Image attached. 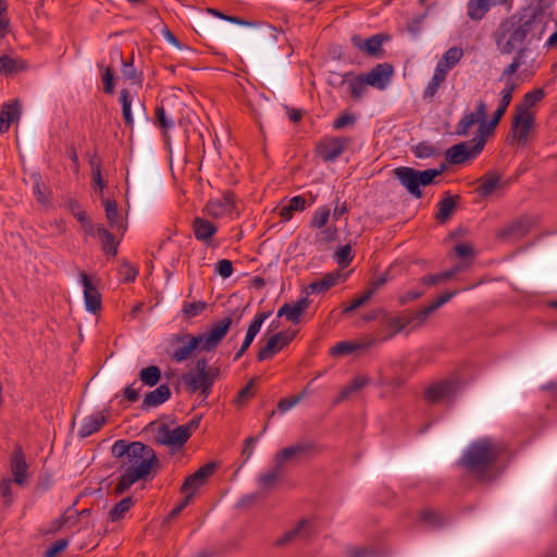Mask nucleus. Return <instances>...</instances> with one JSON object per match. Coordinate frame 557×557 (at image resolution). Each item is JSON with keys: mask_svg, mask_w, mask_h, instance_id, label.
I'll use <instances>...</instances> for the list:
<instances>
[{"mask_svg": "<svg viewBox=\"0 0 557 557\" xmlns=\"http://www.w3.org/2000/svg\"><path fill=\"white\" fill-rule=\"evenodd\" d=\"M542 33L543 27L534 15L511 16L500 22L493 33V39L500 54H511L540 40Z\"/></svg>", "mask_w": 557, "mask_h": 557, "instance_id": "1", "label": "nucleus"}, {"mask_svg": "<svg viewBox=\"0 0 557 557\" xmlns=\"http://www.w3.org/2000/svg\"><path fill=\"white\" fill-rule=\"evenodd\" d=\"M158 463L159 459L150 446L133 442L131 455L120 465L122 474L114 486L115 494L121 495L136 482L146 480Z\"/></svg>", "mask_w": 557, "mask_h": 557, "instance_id": "2", "label": "nucleus"}, {"mask_svg": "<svg viewBox=\"0 0 557 557\" xmlns=\"http://www.w3.org/2000/svg\"><path fill=\"white\" fill-rule=\"evenodd\" d=\"M505 446L491 438H481L471 443L465 450L461 465L479 479H486L487 473L504 453Z\"/></svg>", "mask_w": 557, "mask_h": 557, "instance_id": "3", "label": "nucleus"}, {"mask_svg": "<svg viewBox=\"0 0 557 557\" xmlns=\"http://www.w3.org/2000/svg\"><path fill=\"white\" fill-rule=\"evenodd\" d=\"M515 52L511 62L504 67L500 75L521 84L531 79L540 69L539 53L531 46H524Z\"/></svg>", "mask_w": 557, "mask_h": 557, "instance_id": "4", "label": "nucleus"}, {"mask_svg": "<svg viewBox=\"0 0 557 557\" xmlns=\"http://www.w3.org/2000/svg\"><path fill=\"white\" fill-rule=\"evenodd\" d=\"M444 170V164L440 169H428L424 171L409 166H399L394 170V174L407 191L419 199L422 197L421 187L431 185Z\"/></svg>", "mask_w": 557, "mask_h": 557, "instance_id": "5", "label": "nucleus"}, {"mask_svg": "<svg viewBox=\"0 0 557 557\" xmlns=\"http://www.w3.org/2000/svg\"><path fill=\"white\" fill-rule=\"evenodd\" d=\"M201 417L197 416L187 423L174 429L161 424L157 430V442L171 448H181L189 440L191 434L199 428Z\"/></svg>", "mask_w": 557, "mask_h": 557, "instance_id": "6", "label": "nucleus"}, {"mask_svg": "<svg viewBox=\"0 0 557 557\" xmlns=\"http://www.w3.org/2000/svg\"><path fill=\"white\" fill-rule=\"evenodd\" d=\"M457 292H446L443 295H441L438 298H436L433 302H431L429 306L424 307L423 309L416 312L411 319L405 320L404 318L396 317V318H389L387 320V325L392 330L391 334L385 337L389 338L396 333L403 331L406 325H408L411 322H416V324H422L426 320V318L436 311L440 307L448 302Z\"/></svg>", "mask_w": 557, "mask_h": 557, "instance_id": "7", "label": "nucleus"}, {"mask_svg": "<svg viewBox=\"0 0 557 557\" xmlns=\"http://www.w3.org/2000/svg\"><path fill=\"white\" fill-rule=\"evenodd\" d=\"M485 139L475 135L471 140L451 146L445 152V159L450 164H461L475 158L484 148Z\"/></svg>", "mask_w": 557, "mask_h": 557, "instance_id": "8", "label": "nucleus"}, {"mask_svg": "<svg viewBox=\"0 0 557 557\" xmlns=\"http://www.w3.org/2000/svg\"><path fill=\"white\" fill-rule=\"evenodd\" d=\"M203 213L213 219H235L239 214V209L234 194L227 191L221 197L210 199L203 208Z\"/></svg>", "mask_w": 557, "mask_h": 557, "instance_id": "9", "label": "nucleus"}, {"mask_svg": "<svg viewBox=\"0 0 557 557\" xmlns=\"http://www.w3.org/2000/svg\"><path fill=\"white\" fill-rule=\"evenodd\" d=\"M169 344L172 348L171 358L176 362H183L191 358L196 349L201 350L198 336L188 333L174 334L170 337Z\"/></svg>", "mask_w": 557, "mask_h": 557, "instance_id": "10", "label": "nucleus"}, {"mask_svg": "<svg viewBox=\"0 0 557 557\" xmlns=\"http://www.w3.org/2000/svg\"><path fill=\"white\" fill-rule=\"evenodd\" d=\"M458 388L456 380L446 379L428 385L424 389V400L428 404L449 403L454 400Z\"/></svg>", "mask_w": 557, "mask_h": 557, "instance_id": "11", "label": "nucleus"}, {"mask_svg": "<svg viewBox=\"0 0 557 557\" xmlns=\"http://www.w3.org/2000/svg\"><path fill=\"white\" fill-rule=\"evenodd\" d=\"M231 325L232 319L226 317L212 323L206 332L197 335L200 339L201 350L211 351L215 349L227 334Z\"/></svg>", "mask_w": 557, "mask_h": 557, "instance_id": "12", "label": "nucleus"}, {"mask_svg": "<svg viewBox=\"0 0 557 557\" xmlns=\"http://www.w3.org/2000/svg\"><path fill=\"white\" fill-rule=\"evenodd\" d=\"M486 110L487 107L483 100L476 101L474 111H466L457 123L456 135L467 136L475 124H478L479 128L481 123H485Z\"/></svg>", "mask_w": 557, "mask_h": 557, "instance_id": "13", "label": "nucleus"}, {"mask_svg": "<svg viewBox=\"0 0 557 557\" xmlns=\"http://www.w3.org/2000/svg\"><path fill=\"white\" fill-rule=\"evenodd\" d=\"M534 114L522 109H515L511 121V133L519 144H525L534 124Z\"/></svg>", "mask_w": 557, "mask_h": 557, "instance_id": "14", "label": "nucleus"}, {"mask_svg": "<svg viewBox=\"0 0 557 557\" xmlns=\"http://www.w3.org/2000/svg\"><path fill=\"white\" fill-rule=\"evenodd\" d=\"M215 377L216 374H198L189 371L183 375L182 380L188 392L195 393L200 391L203 397H208Z\"/></svg>", "mask_w": 557, "mask_h": 557, "instance_id": "15", "label": "nucleus"}, {"mask_svg": "<svg viewBox=\"0 0 557 557\" xmlns=\"http://www.w3.org/2000/svg\"><path fill=\"white\" fill-rule=\"evenodd\" d=\"M214 469V462L206 463L195 473L186 478L181 487V491L185 494H191V497H194L197 490L206 483L207 479L213 473Z\"/></svg>", "mask_w": 557, "mask_h": 557, "instance_id": "16", "label": "nucleus"}, {"mask_svg": "<svg viewBox=\"0 0 557 557\" xmlns=\"http://www.w3.org/2000/svg\"><path fill=\"white\" fill-rule=\"evenodd\" d=\"M349 141L346 137L325 139L318 148L319 154L324 161L332 162L346 150Z\"/></svg>", "mask_w": 557, "mask_h": 557, "instance_id": "17", "label": "nucleus"}, {"mask_svg": "<svg viewBox=\"0 0 557 557\" xmlns=\"http://www.w3.org/2000/svg\"><path fill=\"white\" fill-rule=\"evenodd\" d=\"M394 73L393 66L388 63L375 65L369 73L363 75L369 86L383 90L387 87Z\"/></svg>", "mask_w": 557, "mask_h": 557, "instance_id": "18", "label": "nucleus"}, {"mask_svg": "<svg viewBox=\"0 0 557 557\" xmlns=\"http://www.w3.org/2000/svg\"><path fill=\"white\" fill-rule=\"evenodd\" d=\"M293 336L286 332H280L270 336L265 345L259 350L257 358L259 361H263L273 357V355L281 349H283L286 345L290 343Z\"/></svg>", "mask_w": 557, "mask_h": 557, "instance_id": "19", "label": "nucleus"}, {"mask_svg": "<svg viewBox=\"0 0 557 557\" xmlns=\"http://www.w3.org/2000/svg\"><path fill=\"white\" fill-rule=\"evenodd\" d=\"M28 465L25 459L22 447H16L10 460V470L13 475L11 479L15 484L25 486L27 484Z\"/></svg>", "mask_w": 557, "mask_h": 557, "instance_id": "20", "label": "nucleus"}, {"mask_svg": "<svg viewBox=\"0 0 557 557\" xmlns=\"http://www.w3.org/2000/svg\"><path fill=\"white\" fill-rule=\"evenodd\" d=\"M533 223L534 222L528 216L519 218L502 228L498 232V237L508 240L520 239L530 232Z\"/></svg>", "mask_w": 557, "mask_h": 557, "instance_id": "21", "label": "nucleus"}, {"mask_svg": "<svg viewBox=\"0 0 557 557\" xmlns=\"http://www.w3.org/2000/svg\"><path fill=\"white\" fill-rule=\"evenodd\" d=\"M120 102L122 106V114H123L124 123L129 128H133L134 119H133V114H132V107H133V104H135V107L137 109H139L146 115L145 104L138 97H136V95H133L128 89L121 90Z\"/></svg>", "mask_w": 557, "mask_h": 557, "instance_id": "22", "label": "nucleus"}, {"mask_svg": "<svg viewBox=\"0 0 557 557\" xmlns=\"http://www.w3.org/2000/svg\"><path fill=\"white\" fill-rule=\"evenodd\" d=\"M79 278L84 287V300L86 309L95 313L101 308V295L92 283L91 278L85 272L79 273Z\"/></svg>", "mask_w": 557, "mask_h": 557, "instance_id": "23", "label": "nucleus"}, {"mask_svg": "<svg viewBox=\"0 0 557 557\" xmlns=\"http://www.w3.org/2000/svg\"><path fill=\"white\" fill-rule=\"evenodd\" d=\"M311 449H312V444H310V443H297L295 445H292V446L281 449L274 456L273 462L276 465L277 468H283V466L286 462L305 456Z\"/></svg>", "mask_w": 557, "mask_h": 557, "instance_id": "24", "label": "nucleus"}, {"mask_svg": "<svg viewBox=\"0 0 557 557\" xmlns=\"http://www.w3.org/2000/svg\"><path fill=\"white\" fill-rule=\"evenodd\" d=\"M374 344V341H343L336 343L330 350L334 357L348 356L357 350H366Z\"/></svg>", "mask_w": 557, "mask_h": 557, "instance_id": "25", "label": "nucleus"}, {"mask_svg": "<svg viewBox=\"0 0 557 557\" xmlns=\"http://www.w3.org/2000/svg\"><path fill=\"white\" fill-rule=\"evenodd\" d=\"M171 397V389L166 384L159 385L156 389L148 392L141 404V408L144 410H148L150 408L158 407L165 401H168Z\"/></svg>", "mask_w": 557, "mask_h": 557, "instance_id": "26", "label": "nucleus"}, {"mask_svg": "<svg viewBox=\"0 0 557 557\" xmlns=\"http://www.w3.org/2000/svg\"><path fill=\"white\" fill-rule=\"evenodd\" d=\"M341 278H343L341 271L326 273L320 280L310 283L305 288V293L306 295L324 293L333 287Z\"/></svg>", "mask_w": 557, "mask_h": 557, "instance_id": "27", "label": "nucleus"}, {"mask_svg": "<svg viewBox=\"0 0 557 557\" xmlns=\"http://www.w3.org/2000/svg\"><path fill=\"white\" fill-rule=\"evenodd\" d=\"M193 231L197 240L208 244L218 231L210 221L196 216L193 221Z\"/></svg>", "mask_w": 557, "mask_h": 557, "instance_id": "28", "label": "nucleus"}, {"mask_svg": "<svg viewBox=\"0 0 557 557\" xmlns=\"http://www.w3.org/2000/svg\"><path fill=\"white\" fill-rule=\"evenodd\" d=\"M342 84L347 86L350 96L356 100L361 99V97L367 92V86H369L363 75L355 77L348 73L343 76Z\"/></svg>", "mask_w": 557, "mask_h": 557, "instance_id": "29", "label": "nucleus"}, {"mask_svg": "<svg viewBox=\"0 0 557 557\" xmlns=\"http://www.w3.org/2000/svg\"><path fill=\"white\" fill-rule=\"evenodd\" d=\"M97 234L101 240L102 249L108 256H115L117 252L119 242L110 231H108L103 225L97 224L94 225V234Z\"/></svg>", "mask_w": 557, "mask_h": 557, "instance_id": "30", "label": "nucleus"}, {"mask_svg": "<svg viewBox=\"0 0 557 557\" xmlns=\"http://www.w3.org/2000/svg\"><path fill=\"white\" fill-rule=\"evenodd\" d=\"M502 186L503 181L500 175L495 173H487L480 178L476 191L480 194V196L487 197L500 189Z\"/></svg>", "mask_w": 557, "mask_h": 557, "instance_id": "31", "label": "nucleus"}, {"mask_svg": "<svg viewBox=\"0 0 557 557\" xmlns=\"http://www.w3.org/2000/svg\"><path fill=\"white\" fill-rule=\"evenodd\" d=\"M107 417L102 412H97L86 417L78 430L81 437H87L96 433L106 423Z\"/></svg>", "mask_w": 557, "mask_h": 557, "instance_id": "32", "label": "nucleus"}, {"mask_svg": "<svg viewBox=\"0 0 557 557\" xmlns=\"http://www.w3.org/2000/svg\"><path fill=\"white\" fill-rule=\"evenodd\" d=\"M103 206L109 226L116 232L124 233L126 225L117 211L116 202L114 200L107 199L103 202Z\"/></svg>", "mask_w": 557, "mask_h": 557, "instance_id": "33", "label": "nucleus"}, {"mask_svg": "<svg viewBox=\"0 0 557 557\" xmlns=\"http://www.w3.org/2000/svg\"><path fill=\"white\" fill-rule=\"evenodd\" d=\"M311 533V523L308 520H301L294 529L285 532L281 537H278L276 540V545H285L298 537H308Z\"/></svg>", "mask_w": 557, "mask_h": 557, "instance_id": "34", "label": "nucleus"}, {"mask_svg": "<svg viewBox=\"0 0 557 557\" xmlns=\"http://www.w3.org/2000/svg\"><path fill=\"white\" fill-rule=\"evenodd\" d=\"M370 383V377L366 375H357L355 376L346 386L342 388L337 397L335 398V404H339L343 400L350 397L352 394L360 392L363 387H366Z\"/></svg>", "mask_w": 557, "mask_h": 557, "instance_id": "35", "label": "nucleus"}, {"mask_svg": "<svg viewBox=\"0 0 557 557\" xmlns=\"http://www.w3.org/2000/svg\"><path fill=\"white\" fill-rule=\"evenodd\" d=\"M494 0H469L467 3V15L472 21H481L490 11Z\"/></svg>", "mask_w": 557, "mask_h": 557, "instance_id": "36", "label": "nucleus"}, {"mask_svg": "<svg viewBox=\"0 0 557 557\" xmlns=\"http://www.w3.org/2000/svg\"><path fill=\"white\" fill-rule=\"evenodd\" d=\"M21 111L16 103L4 104L0 112V133H7L11 123L18 120Z\"/></svg>", "mask_w": 557, "mask_h": 557, "instance_id": "37", "label": "nucleus"}, {"mask_svg": "<svg viewBox=\"0 0 557 557\" xmlns=\"http://www.w3.org/2000/svg\"><path fill=\"white\" fill-rule=\"evenodd\" d=\"M269 318L268 312H260L258 313L255 319L251 321V323L248 326V330L246 332V336L244 338V342L242 346H244V349H248L251 343L253 342L255 337L259 333L263 322Z\"/></svg>", "mask_w": 557, "mask_h": 557, "instance_id": "38", "label": "nucleus"}, {"mask_svg": "<svg viewBox=\"0 0 557 557\" xmlns=\"http://www.w3.org/2000/svg\"><path fill=\"white\" fill-rule=\"evenodd\" d=\"M306 200L301 196H295L293 197L286 206H283L278 214L282 219V221L287 222L289 221L295 212L302 211L305 209Z\"/></svg>", "mask_w": 557, "mask_h": 557, "instance_id": "39", "label": "nucleus"}, {"mask_svg": "<svg viewBox=\"0 0 557 557\" xmlns=\"http://www.w3.org/2000/svg\"><path fill=\"white\" fill-rule=\"evenodd\" d=\"M463 51L460 48L453 47L448 49L441 60L437 62L436 66L442 67L445 72L448 73L450 69H453L462 58Z\"/></svg>", "mask_w": 557, "mask_h": 557, "instance_id": "40", "label": "nucleus"}, {"mask_svg": "<svg viewBox=\"0 0 557 557\" xmlns=\"http://www.w3.org/2000/svg\"><path fill=\"white\" fill-rule=\"evenodd\" d=\"M447 72L442 67H435L434 74L423 91L424 99H432L437 92L440 86L445 81Z\"/></svg>", "mask_w": 557, "mask_h": 557, "instance_id": "41", "label": "nucleus"}, {"mask_svg": "<svg viewBox=\"0 0 557 557\" xmlns=\"http://www.w3.org/2000/svg\"><path fill=\"white\" fill-rule=\"evenodd\" d=\"M458 196L453 197L450 195H445V197L438 202V211L436 213V219L440 222H445L453 212L455 211L457 205Z\"/></svg>", "mask_w": 557, "mask_h": 557, "instance_id": "42", "label": "nucleus"}, {"mask_svg": "<svg viewBox=\"0 0 557 557\" xmlns=\"http://www.w3.org/2000/svg\"><path fill=\"white\" fill-rule=\"evenodd\" d=\"M138 377L143 385L153 387L161 380V370L157 366H149L139 371Z\"/></svg>", "mask_w": 557, "mask_h": 557, "instance_id": "43", "label": "nucleus"}, {"mask_svg": "<svg viewBox=\"0 0 557 557\" xmlns=\"http://www.w3.org/2000/svg\"><path fill=\"white\" fill-rule=\"evenodd\" d=\"M134 505V500L132 497H125L121 499L109 512V520L112 522H116L122 520L126 512Z\"/></svg>", "mask_w": 557, "mask_h": 557, "instance_id": "44", "label": "nucleus"}, {"mask_svg": "<svg viewBox=\"0 0 557 557\" xmlns=\"http://www.w3.org/2000/svg\"><path fill=\"white\" fill-rule=\"evenodd\" d=\"M545 96V92L542 88L534 89L532 91L527 92L523 96V100L520 104H517L515 109H522L527 112H531V108L540 102Z\"/></svg>", "mask_w": 557, "mask_h": 557, "instance_id": "45", "label": "nucleus"}, {"mask_svg": "<svg viewBox=\"0 0 557 557\" xmlns=\"http://www.w3.org/2000/svg\"><path fill=\"white\" fill-rule=\"evenodd\" d=\"M70 210L73 215L79 221L86 233L89 235L94 234V225L90 223L87 213L81 208L79 203L75 200L70 201Z\"/></svg>", "mask_w": 557, "mask_h": 557, "instance_id": "46", "label": "nucleus"}, {"mask_svg": "<svg viewBox=\"0 0 557 557\" xmlns=\"http://www.w3.org/2000/svg\"><path fill=\"white\" fill-rule=\"evenodd\" d=\"M331 216V210L326 206L319 207L312 214L310 227L321 230L326 226Z\"/></svg>", "mask_w": 557, "mask_h": 557, "instance_id": "47", "label": "nucleus"}, {"mask_svg": "<svg viewBox=\"0 0 557 557\" xmlns=\"http://www.w3.org/2000/svg\"><path fill=\"white\" fill-rule=\"evenodd\" d=\"M498 81L504 83V88L499 92V102L508 107L512 99V92L519 87L520 84L509 78H504L502 75L498 77Z\"/></svg>", "mask_w": 557, "mask_h": 557, "instance_id": "48", "label": "nucleus"}, {"mask_svg": "<svg viewBox=\"0 0 557 557\" xmlns=\"http://www.w3.org/2000/svg\"><path fill=\"white\" fill-rule=\"evenodd\" d=\"M281 471L282 468H277L273 462V468L258 478L260 487L263 490L271 488L280 478Z\"/></svg>", "mask_w": 557, "mask_h": 557, "instance_id": "49", "label": "nucleus"}, {"mask_svg": "<svg viewBox=\"0 0 557 557\" xmlns=\"http://www.w3.org/2000/svg\"><path fill=\"white\" fill-rule=\"evenodd\" d=\"M504 114L505 113L496 109L491 121L487 122L485 120V123L480 124L476 134L482 136V138L486 140V137L494 132L495 127L497 126Z\"/></svg>", "mask_w": 557, "mask_h": 557, "instance_id": "50", "label": "nucleus"}, {"mask_svg": "<svg viewBox=\"0 0 557 557\" xmlns=\"http://www.w3.org/2000/svg\"><path fill=\"white\" fill-rule=\"evenodd\" d=\"M30 180L33 183L34 195L36 196L37 200L40 203L46 205L48 202V194L40 175L38 173H34L30 175Z\"/></svg>", "mask_w": 557, "mask_h": 557, "instance_id": "51", "label": "nucleus"}, {"mask_svg": "<svg viewBox=\"0 0 557 557\" xmlns=\"http://www.w3.org/2000/svg\"><path fill=\"white\" fill-rule=\"evenodd\" d=\"M459 270H460V268L456 267L454 269H450V270L442 272V273L426 275V276H423L420 282H421V284H424V285H436L442 281L451 278L456 273L459 272Z\"/></svg>", "mask_w": 557, "mask_h": 557, "instance_id": "52", "label": "nucleus"}, {"mask_svg": "<svg viewBox=\"0 0 557 557\" xmlns=\"http://www.w3.org/2000/svg\"><path fill=\"white\" fill-rule=\"evenodd\" d=\"M132 448L133 442L128 444L123 440H119L112 446V455L119 459V462L121 465L122 461L128 458V454L131 455Z\"/></svg>", "mask_w": 557, "mask_h": 557, "instance_id": "53", "label": "nucleus"}, {"mask_svg": "<svg viewBox=\"0 0 557 557\" xmlns=\"http://www.w3.org/2000/svg\"><path fill=\"white\" fill-rule=\"evenodd\" d=\"M304 312L300 311V309L294 304L288 305L285 304L277 312L278 317H285L288 321L293 323H298L300 320V317Z\"/></svg>", "mask_w": 557, "mask_h": 557, "instance_id": "54", "label": "nucleus"}, {"mask_svg": "<svg viewBox=\"0 0 557 557\" xmlns=\"http://www.w3.org/2000/svg\"><path fill=\"white\" fill-rule=\"evenodd\" d=\"M206 308L207 304L205 301L184 302L182 312L187 319H190L199 315Z\"/></svg>", "mask_w": 557, "mask_h": 557, "instance_id": "55", "label": "nucleus"}, {"mask_svg": "<svg viewBox=\"0 0 557 557\" xmlns=\"http://www.w3.org/2000/svg\"><path fill=\"white\" fill-rule=\"evenodd\" d=\"M334 258L337 264L343 268L347 267L352 260L351 247L349 245L341 246L336 250Z\"/></svg>", "mask_w": 557, "mask_h": 557, "instance_id": "56", "label": "nucleus"}, {"mask_svg": "<svg viewBox=\"0 0 557 557\" xmlns=\"http://www.w3.org/2000/svg\"><path fill=\"white\" fill-rule=\"evenodd\" d=\"M156 124L162 129H169L174 126V120L166 114L162 106L156 109Z\"/></svg>", "mask_w": 557, "mask_h": 557, "instance_id": "57", "label": "nucleus"}, {"mask_svg": "<svg viewBox=\"0 0 557 557\" xmlns=\"http://www.w3.org/2000/svg\"><path fill=\"white\" fill-rule=\"evenodd\" d=\"M371 292L364 290L361 295L355 297L344 309L343 313H349L363 305H366L371 299Z\"/></svg>", "mask_w": 557, "mask_h": 557, "instance_id": "58", "label": "nucleus"}, {"mask_svg": "<svg viewBox=\"0 0 557 557\" xmlns=\"http://www.w3.org/2000/svg\"><path fill=\"white\" fill-rule=\"evenodd\" d=\"M337 238V228L335 226H329L321 228L315 234V239L318 243L327 244L334 242Z\"/></svg>", "mask_w": 557, "mask_h": 557, "instance_id": "59", "label": "nucleus"}, {"mask_svg": "<svg viewBox=\"0 0 557 557\" xmlns=\"http://www.w3.org/2000/svg\"><path fill=\"white\" fill-rule=\"evenodd\" d=\"M90 166L94 185L102 190L106 187V183L101 175V165L96 159H91Z\"/></svg>", "mask_w": 557, "mask_h": 557, "instance_id": "60", "label": "nucleus"}, {"mask_svg": "<svg viewBox=\"0 0 557 557\" xmlns=\"http://www.w3.org/2000/svg\"><path fill=\"white\" fill-rule=\"evenodd\" d=\"M382 39L380 38L379 35H375V36H371L370 38L366 39L364 40V50L363 52L370 54V55H375L379 53V51L381 50V47H382Z\"/></svg>", "mask_w": 557, "mask_h": 557, "instance_id": "61", "label": "nucleus"}, {"mask_svg": "<svg viewBox=\"0 0 557 557\" xmlns=\"http://www.w3.org/2000/svg\"><path fill=\"white\" fill-rule=\"evenodd\" d=\"M215 272L223 278H227L233 274V264L227 259L219 260L215 264Z\"/></svg>", "mask_w": 557, "mask_h": 557, "instance_id": "62", "label": "nucleus"}, {"mask_svg": "<svg viewBox=\"0 0 557 557\" xmlns=\"http://www.w3.org/2000/svg\"><path fill=\"white\" fill-rule=\"evenodd\" d=\"M12 480L10 478H4L0 481V493L4 498L5 504H10L12 502Z\"/></svg>", "mask_w": 557, "mask_h": 557, "instance_id": "63", "label": "nucleus"}, {"mask_svg": "<svg viewBox=\"0 0 557 557\" xmlns=\"http://www.w3.org/2000/svg\"><path fill=\"white\" fill-rule=\"evenodd\" d=\"M69 545V541L61 539L55 541L46 552L45 557H55L59 553L63 552Z\"/></svg>", "mask_w": 557, "mask_h": 557, "instance_id": "64", "label": "nucleus"}]
</instances>
